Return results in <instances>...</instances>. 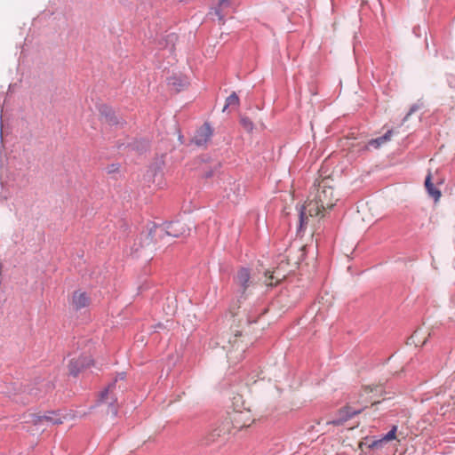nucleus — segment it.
Listing matches in <instances>:
<instances>
[{
  "label": "nucleus",
  "mask_w": 455,
  "mask_h": 455,
  "mask_svg": "<svg viewBox=\"0 0 455 455\" xmlns=\"http://www.w3.org/2000/svg\"><path fill=\"white\" fill-rule=\"evenodd\" d=\"M382 393V387L376 386H365L362 388L360 393V398L358 403H363V405L360 408H353L350 405L345 406L339 411V417L336 419L326 421L327 425H334L340 426L346 420L352 418L353 416L359 414L365 407H367V403H371V405H376L379 403V401H376L375 398Z\"/></svg>",
  "instance_id": "1"
},
{
  "label": "nucleus",
  "mask_w": 455,
  "mask_h": 455,
  "mask_svg": "<svg viewBox=\"0 0 455 455\" xmlns=\"http://www.w3.org/2000/svg\"><path fill=\"white\" fill-rule=\"evenodd\" d=\"M229 421L232 428L240 430L250 427L255 420V413L252 408L246 403L243 396L236 395L232 400V410L225 419Z\"/></svg>",
  "instance_id": "2"
},
{
  "label": "nucleus",
  "mask_w": 455,
  "mask_h": 455,
  "mask_svg": "<svg viewBox=\"0 0 455 455\" xmlns=\"http://www.w3.org/2000/svg\"><path fill=\"white\" fill-rule=\"evenodd\" d=\"M228 336L227 344H223L222 347L227 351L228 360L235 363L243 358V353L249 347V339L239 331Z\"/></svg>",
  "instance_id": "3"
},
{
  "label": "nucleus",
  "mask_w": 455,
  "mask_h": 455,
  "mask_svg": "<svg viewBox=\"0 0 455 455\" xmlns=\"http://www.w3.org/2000/svg\"><path fill=\"white\" fill-rule=\"evenodd\" d=\"M331 182L332 180L329 178L322 179L316 185L315 191L311 193V196H315V200L323 204L327 211L331 210L338 201Z\"/></svg>",
  "instance_id": "4"
},
{
  "label": "nucleus",
  "mask_w": 455,
  "mask_h": 455,
  "mask_svg": "<svg viewBox=\"0 0 455 455\" xmlns=\"http://www.w3.org/2000/svg\"><path fill=\"white\" fill-rule=\"evenodd\" d=\"M327 210L315 200V196H309L308 200L301 207L299 212V228H303L307 223L308 217H324Z\"/></svg>",
  "instance_id": "5"
},
{
  "label": "nucleus",
  "mask_w": 455,
  "mask_h": 455,
  "mask_svg": "<svg viewBox=\"0 0 455 455\" xmlns=\"http://www.w3.org/2000/svg\"><path fill=\"white\" fill-rule=\"evenodd\" d=\"M230 432L231 427L229 426V421L224 420L206 432L201 438V443L209 446L220 443Z\"/></svg>",
  "instance_id": "6"
},
{
  "label": "nucleus",
  "mask_w": 455,
  "mask_h": 455,
  "mask_svg": "<svg viewBox=\"0 0 455 455\" xmlns=\"http://www.w3.org/2000/svg\"><path fill=\"white\" fill-rule=\"evenodd\" d=\"M397 431V427L394 426L392 429L385 435L383 437L379 439H372L371 437H365L363 441L359 443V448L363 449V447L369 448V449H381L383 448L384 444L387 443L389 441L395 439V434Z\"/></svg>",
  "instance_id": "7"
},
{
  "label": "nucleus",
  "mask_w": 455,
  "mask_h": 455,
  "mask_svg": "<svg viewBox=\"0 0 455 455\" xmlns=\"http://www.w3.org/2000/svg\"><path fill=\"white\" fill-rule=\"evenodd\" d=\"M65 419V416H59L50 412L44 415L32 414L28 422L35 426H44L45 424L60 425L63 423Z\"/></svg>",
  "instance_id": "8"
},
{
  "label": "nucleus",
  "mask_w": 455,
  "mask_h": 455,
  "mask_svg": "<svg viewBox=\"0 0 455 455\" xmlns=\"http://www.w3.org/2000/svg\"><path fill=\"white\" fill-rule=\"evenodd\" d=\"M190 228L183 221H173L166 225L165 234L166 235L172 237H183L188 235Z\"/></svg>",
  "instance_id": "9"
},
{
  "label": "nucleus",
  "mask_w": 455,
  "mask_h": 455,
  "mask_svg": "<svg viewBox=\"0 0 455 455\" xmlns=\"http://www.w3.org/2000/svg\"><path fill=\"white\" fill-rule=\"evenodd\" d=\"M232 8L233 3L231 0H216L212 10L219 20L224 23L226 16Z\"/></svg>",
  "instance_id": "10"
},
{
  "label": "nucleus",
  "mask_w": 455,
  "mask_h": 455,
  "mask_svg": "<svg viewBox=\"0 0 455 455\" xmlns=\"http://www.w3.org/2000/svg\"><path fill=\"white\" fill-rule=\"evenodd\" d=\"M212 134L211 126L208 124H204L196 131L193 141L197 146H204L210 140Z\"/></svg>",
  "instance_id": "11"
},
{
  "label": "nucleus",
  "mask_w": 455,
  "mask_h": 455,
  "mask_svg": "<svg viewBox=\"0 0 455 455\" xmlns=\"http://www.w3.org/2000/svg\"><path fill=\"white\" fill-rule=\"evenodd\" d=\"M71 303L75 309L79 310L90 304V298L86 292L76 291L73 293Z\"/></svg>",
  "instance_id": "12"
},
{
  "label": "nucleus",
  "mask_w": 455,
  "mask_h": 455,
  "mask_svg": "<svg viewBox=\"0 0 455 455\" xmlns=\"http://www.w3.org/2000/svg\"><path fill=\"white\" fill-rule=\"evenodd\" d=\"M429 336L430 333L427 331L418 329L410 337L409 341L410 344H414L416 347H422L427 343Z\"/></svg>",
  "instance_id": "13"
},
{
  "label": "nucleus",
  "mask_w": 455,
  "mask_h": 455,
  "mask_svg": "<svg viewBox=\"0 0 455 455\" xmlns=\"http://www.w3.org/2000/svg\"><path fill=\"white\" fill-rule=\"evenodd\" d=\"M92 364V360L90 358H79L77 360H71L69 363V372L73 375H76L80 371V368H86Z\"/></svg>",
  "instance_id": "14"
},
{
  "label": "nucleus",
  "mask_w": 455,
  "mask_h": 455,
  "mask_svg": "<svg viewBox=\"0 0 455 455\" xmlns=\"http://www.w3.org/2000/svg\"><path fill=\"white\" fill-rule=\"evenodd\" d=\"M235 283L241 288V291L243 293L245 292V291L247 290L251 283L249 271L245 268H242L241 270H239L235 277Z\"/></svg>",
  "instance_id": "15"
},
{
  "label": "nucleus",
  "mask_w": 455,
  "mask_h": 455,
  "mask_svg": "<svg viewBox=\"0 0 455 455\" xmlns=\"http://www.w3.org/2000/svg\"><path fill=\"white\" fill-rule=\"evenodd\" d=\"M392 135H393V131L389 130L383 136L371 140L367 144V148H379L381 146H383L384 144H386L387 142L390 141Z\"/></svg>",
  "instance_id": "16"
},
{
  "label": "nucleus",
  "mask_w": 455,
  "mask_h": 455,
  "mask_svg": "<svg viewBox=\"0 0 455 455\" xmlns=\"http://www.w3.org/2000/svg\"><path fill=\"white\" fill-rule=\"evenodd\" d=\"M285 278V275L281 274L278 270L273 271L272 273H266L265 283L267 286H274L279 283L283 279Z\"/></svg>",
  "instance_id": "17"
},
{
  "label": "nucleus",
  "mask_w": 455,
  "mask_h": 455,
  "mask_svg": "<svg viewBox=\"0 0 455 455\" xmlns=\"http://www.w3.org/2000/svg\"><path fill=\"white\" fill-rule=\"evenodd\" d=\"M431 179H432L431 173H428V175L427 176L426 180H425V187H426L429 196H432L435 202H437V201H439L442 194L439 189L435 188V186L433 185V183L431 181Z\"/></svg>",
  "instance_id": "18"
},
{
  "label": "nucleus",
  "mask_w": 455,
  "mask_h": 455,
  "mask_svg": "<svg viewBox=\"0 0 455 455\" xmlns=\"http://www.w3.org/2000/svg\"><path fill=\"white\" fill-rule=\"evenodd\" d=\"M116 387V383H112L108 385V387L101 393L100 401L105 403H108L110 406H113L116 399L112 395L113 391Z\"/></svg>",
  "instance_id": "19"
},
{
  "label": "nucleus",
  "mask_w": 455,
  "mask_h": 455,
  "mask_svg": "<svg viewBox=\"0 0 455 455\" xmlns=\"http://www.w3.org/2000/svg\"><path fill=\"white\" fill-rule=\"evenodd\" d=\"M239 97L237 96V94L235 92H233L231 93L226 100V104H225V107H224V111L226 110V108H229V107H232V108H238L239 106Z\"/></svg>",
  "instance_id": "20"
},
{
  "label": "nucleus",
  "mask_w": 455,
  "mask_h": 455,
  "mask_svg": "<svg viewBox=\"0 0 455 455\" xmlns=\"http://www.w3.org/2000/svg\"><path fill=\"white\" fill-rule=\"evenodd\" d=\"M240 124L247 132H251L253 130V123L248 117H242L240 120Z\"/></svg>",
  "instance_id": "21"
},
{
  "label": "nucleus",
  "mask_w": 455,
  "mask_h": 455,
  "mask_svg": "<svg viewBox=\"0 0 455 455\" xmlns=\"http://www.w3.org/2000/svg\"><path fill=\"white\" fill-rule=\"evenodd\" d=\"M112 411V413H113L114 415H116V409L115 407H113V408H112V411Z\"/></svg>",
  "instance_id": "22"
}]
</instances>
